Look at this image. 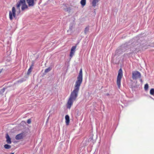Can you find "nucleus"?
<instances>
[{
	"label": "nucleus",
	"mask_w": 154,
	"mask_h": 154,
	"mask_svg": "<svg viewBox=\"0 0 154 154\" xmlns=\"http://www.w3.org/2000/svg\"><path fill=\"white\" fill-rule=\"evenodd\" d=\"M83 80L82 69H80L79 75L77 77L75 85L74 88L71 92L69 97L66 104L67 108L70 109L73 104V102L75 100L78 96L79 88Z\"/></svg>",
	"instance_id": "obj_1"
},
{
	"label": "nucleus",
	"mask_w": 154,
	"mask_h": 154,
	"mask_svg": "<svg viewBox=\"0 0 154 154\" xmlns=\"http://www.w3.org/2000/svg\"><path fill=\"white\" fill-rule=\"evenodd\" d=\"M17 8L19 12H20V7L21 6V9L23 11L25 9L27 8L28 6L26 4L25 0H20L16 5Z\"/></svg>",
	"instance_id": "obj_2"
},
{
	"label": "nucleus",
	"mask_w": 154,
	"mask_h": 154,
	"mask_svg": "<svg viewBox=\"0 0 154 154\" xmlns=\"http://www.w3.org/2000/svg\"><path fill=\"white\" fill-rule=\"evenodd\" d=\"M51 68L49 67L45 70V72L46 73H47L50 71L51 70Z\"/></svg>",
	"instance_id": "obj_14"
},
{
	"label": "nucleus",
	"mask_w": 154,
	"mask_h": 154,
	"mask_svg": "<svg viewBox=\"0 0 154 154\" xmlns=\"http://www.w3.org/2000/svg\"><path fill=\"white\" fill-rule=\"evenodd\" d=\"M149 88V85L147 84H146L144 85V88L145 91H147Z\"/></svg>",
	"instance_id": "obj_15"
},
{
	"label": "nucleus",
	"mask_w": 154,
	"mask_h": 154,
	"mask_svg": "<svg viewBox=\"0 0 154 154\" xmlns=\"http://www.w3.org/2000/svg\"><path fill=\"white\" fill-rule=\"evenodd\" d=\"M90 140H92V138H90Z\"/></svg>",
	"instance_id": "obj_21"
},
{
	"label": "nucleus",
	"mask_w": 154,
	"mask_h": 154,
	"mask_svg": "<svg viewBox=\"0 0 154 154\" xmlns=\"http://www.w3.org/2000/svg\"><path fill=\"white\" fill-rule=\"evenodd\" d=\"M31 122V119H28L27 121V123L29 124H30Z\"/></svg>",
	"instance_id": "obj_19"
},
{
	"label": "nucleus",
	"mask_w": 154,
	"mask_h": 154,
	"mask_svg": "<svg viewBox=\"0 0 154 154\" xmlns=\"http://www.w3.org/2000/svg\"><path fill=\"white\" fill-rule=\"evenodd\" d=\"M80 3L82 6H84L86 4V0H81Z\"/></svg>",
	"instance_id": "obj_11"
},
{
	"label": "nucleus",
	"mask_w": 154,
	"mask_h": 154,
	"mask_svg": "<svg viewBox=\"0 0 154 154\" xmlns=\"http://www.w3.org/2000/svg\"><path fill=\"white\" fill-rule=\"evenodd\" d=\"M23 82V80H18L17 82H20V83H21L22 82Z\"/></svg>",
	"instance_id": "obj_20"
},
{
	"label": "nucleus",
	"mask_w": 154,
	"mask_h": 154,
	"mask_svg": "<svg viewBox=\"0 0 154 154\" xmlns=\"http://www.w3.org/2000/svg\"><path fill=\"white\" fill-rule=\"evenodd\" d=\"M23 134L20 133L17 135L15 137V139L17 140H20L23 138Z\"/></svg>",
	"instance_id": "obj_8"
},
{
	"label": "nucleus",
	"mask_w": 154,
	"mask_h": 154,
	"mask_svg": "<svg viewBox=\"0 0 154 154\" xmlns=\"http://www.w3.org/2000/svg\"><path fill=\"white\" fill-rule=\"evenodd\" d=\"M34 66V63H33L32 64V65L28 69V73L29 74L31 72V69H32V67Z\"/></svg>",
	"instance_id": "obj_13"
},
{
	"label": "nucleus",
	"mask_w": 154,
	"mask_h": 154,
	"mask_svg": "<svg viewBox=\"0 0 154 154\" xmlns=\"http://www.w3.org/2000/svg\"><path fill=\"white\" fill-rule=\"evenodd\" d=\"M1 72H2V70L1 69H0V73H1Z\"/></svg>",
	"instance_id": "obj_22"
},
{
	"label": "nucleus",
	"mask_w": 154,
	"mask_h": 154,
	"mask_svg": "<svg viewBox=\"0 0 154 154\" xmlns=\"http://www.w3.org/2000/svg\"><path fill=\"white\" fill-rule=\"evenodd\" d=\"M9 154H14V153H10Z\"/></svg>",
	"instance_id": "obj_23"
},
{
	"label": "nucleus",
	"mask_w": 154,
	"mask_h": 154,
	"mask_svg": "<svg viewBox=\"0 0 154 154\" xmlns=\"http://www.w3.org/2000/svg\"><path fill=\"white\" fill-rule=\"evenodd\" d=\"M123 76L122 69H120L118 72V75L117 77V84L118 88H120L121 86V78Z\"/></svg>",
	"instance_id": "obj_3"
},
{
	"label": "nucleus",
	"mask_w": 154,
	"mask_h": 154,
	"mask_svg": "<svg viewBox=\"0 0 154 154\" xmlns=\"http://www.w3.org/2000/svg\"><path fill=\"white\" fill-rule=\"evenodd\" d=\"M76 48V46H73L71 48V51L70 52L69 56L71 58L73 56L75 53V50Z\"/></svg>",
	"instance_id": "obj_6"
},
{
	"label": "nucleus",
	"mask_w": 154,
	"mask_h": 154,
	"mask_svg": "<svg viewBox=\"0 0 154 154\" xmlns=\"http://www.w3.org/2000/svg\"><path fill=\"white\" fill-rule=\"evenodd\" d=\"M99 0H93L92 2V5L93 7H95L96 6L97 3L98 2Z\"/></svg>",
	"instance_id": "obj_10"
},
{
	"label": "nucleus",
	"mask_w": 154,
	"mask_h": 154,
	"mask_svg": "<svg viewBox=\"0 0 154 154\" xmlns=\"http://www.w3.org/2000/svg\"><path fill=\"white\" fill-rule=\"evenodd\" d=\"M16 10L14 7L12 8V11H10L9 12V18L10 20H12L13 17H15L16 16Z\"/></svg>",
	"instance_id": "obj_4"
},
{
	"label": "nucleus",
	"mask_w": 154,
	"mask_h": 154,
	"mask_svg": "<svg viewBox=\"0 0 154 154\" xmlns=\"http://www.w3.org/2000/svg\"><path fill=\"white\" fill-rule=\"evenodd\" d=\"M150 94L152 95H153L154 94V89H151L150 91Z\"/></svg>",
	"instance_id": "obj_17"
},
{
	"label": "nucleus",
	"mask_w": 154,
	"mask_h": 154,
	"mask_svg": "<svg viewBox=\"0 0 154 154\" xmlns=\"http://www.w3.org/2000/svg\"><path fill=\"white\" fill-rule=\"evenodd\" d=\"M6 142L8 144H11V139L9 136L8 134H7L6 135Z\"/></svg>",
	"instance_id": "obj_7"
},
{
	"label": "nucleus",
	"mask_w": 154,
	"mask_h": 154,
	"mask_svg": "<svg viewBox=\"0 0 154 154\" xmlns=\"http://www.w3.org/2000/svg\"><path fill=\"white\" fill-rule=\"evenodd\" d=\"M66 122V125H68L69 122V117L68 115H66L65 117Z\"/></svg>",
	"instance_id": "obj_9"
},
{
	"label": "nucleus",
	"mask_w": 154,
	"mask_h": 154,
	"mask_svg": "<svg viewBox=\"0 0 154 154\" xmlns=\"http://www.w3.org/2000/svg\"><path fill=\"white\" fill-rule=\"evenodd\" d=\"M89 30V27H86V28L85 29V34H86L88 31Z\"/></svg>",
	"instance_id": "obj_16"
},
{
	"label": "nucleus",
	"mask_w": 154,
	"mask_h": 154,
	"mask_svg": "<svg viewBox=\"0 0 154 154\" xmlns=\"http://www.w3.org/2000/svg\"><path fill=\"white\" fill-rule=\"evenodd\" d=\"M141 74L140 72L137 71H135L132 72V78L133 79H136L140 78Z\"/></svg>",
	"instance_id": "obj_5"
},
{
	"label": "nucleus",
	"mask_w": 154,
	"mask_h": 154,
	"mask_svg": "<svg viewBox=\"0 0 154 154\" xmlns=\"http://www.w3.org/2000/svg\"><path fill=\"white\" fill-rule=\"evenodd\" d=\"M5 88H3L0 91V94H2L5 91Z\"/></svg>",
	"instance_id": "obj_18"
},
{
	"label": "nucleus",
	"mask_w": 154,
	"mask_h": 154,
	"mask_svg": "<svg viewBox=\"0 0 154 154\" xmlns=\"http://www.w3.org/2000/svg\"><path fill=\"white\" fill-rule=\"evenodd\" d=\"M4 147L5 149H9L11 148V146L10 145L7 144L4 145Z\"/></svg>",
	"instance_id": "obj_12"
}]
</instances>
